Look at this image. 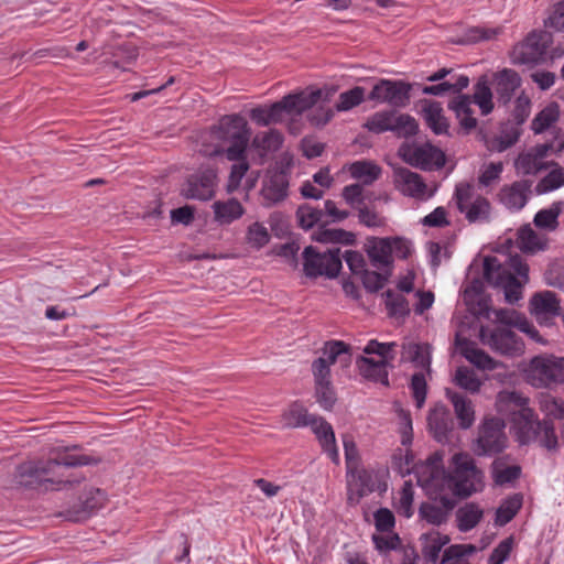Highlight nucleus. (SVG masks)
I'll return each mask as SVG.
<instances>
[{
  "label": "nucleus",
  "instance_id": "2eb2a0df",
  "mask_svg": "<svg viewBox=\"0 0 564 564\" xmlns=\"http://www.w3.org/2000/svg\"><path fill=\"white\" fill-rule=\"evenodd\" d=\"M503 422L499 417L487 419L479 429L474 451L478 455H490L502 451L506 446Z\"/></svg>",
  "mask_w": 564,
  "mask_h": 564
},
{
  "label": "nucleus",
  "instance_id": "09e8293b",
  "mask_svg": "<svg viewBox=\"0 0 564 564\" xmlns=\"http://www.w3.org/2000/svg\"><path fill=\"white\" fill-rule=\"evenodd\" d=\"M535 185V192L539 195L547 194L564 186V169L557 164Z\"/></svg>",
  "mask_w": 564,
  "mask_h": 564
},
{
  "label": "nucleus",
  "instance_id": "9d476101",
  "mask_svg": "<svg viewBox=\"0 0 564 564\" xmlns=\"http://www.w3.org/2000/svg\"><path fill=\"white\" fill-rule=\"evenodd\" d=\"M454 200L457 209L469 223H486L491 216V203L468 182L456 185Z\"/></svg>",
  "mask_w": 564,
  "mask_h": 564
},
{
  "label": "nucleus",
  "instance_id": "7c9ffc66",
  "mask_svg": "<svg viewBox=\"0 0 564 564\" xmlns=\"http://www.w3.org/2000/svg\"><path fill=\"white\" fill-rule=\"evenodd\" d=\"M446 397L454 406L459 426L462 429H469L475 421V411L471 401L451 389H446Z\"/></svg>",
  "mask_w": 564,
  "mask_h": 564
},
{
  "label": "nucleus",
  "instance_id": "ddd939ff",
  "mask_svg": "<svg viewBox=\"0 0 564 564\" xmlns=\"http://www.w3.org/2000/svg\"><path fill=\"white\" fill-rule=\"evenodd\" d=\"M553 42L552 34L547 31H532L523 42L516 45L511 53L514 64L536 65L544 59L547 48Z\"/></svg>",
  "mask_w": 564,
  "mask_h": 564
},
{
  "label": "nucleus",
  "instance_id": "6e6552de",
  "mask_svg": "<svg viewBox=\"0 0 564 564\" xmlns=\"http://www.w3.org/2000/svg\"><path fill=\"white\" fill-rule=\"evenodd\" d=\"M368 258L376 269L391 271L394 258L406 259L413 251V243L404 237H369L365 243Z\"/></svg>",
  "mask_w": 564,
  "mask_h": 564
},
{
  "label": "nucleus",
  "instance_id": "f8f14e48",
  "mask_svg": "<svg viewBox=\"0 0 564 564\" xmlns=\"http://www.w3.org/2000/svg\"><path fill=\"white\" fill-rule=\"evenodd\" d=\"M399 155L402 160L424 171L440 170L445 165V153L431 142L405 143L400 147Z\"/></svg>",
  "mask_w": 564,
  "mask_h": 564
},
{
  "label": "nucleus",
  "instance_id": "b1692460",
  "mask_svg": "<svg viewBox=\"0 0 564 564\" xmlns=\"http://www.w3.org/2000/svg\"><path fill=\"white\" fill-rule=\"evenodd\" d=\"M455 345L457 351L477 368L482 370L497 368L498 364L490 356L478 349L475 343L464 338L460 333L456 335Z\"/></svg>",
  "mask_w": 564,
  "mask_h": 564
},
{
  "label": "nucleus",
  "instance_id": "603ef678",
  "mask_svg": "<svg viewBox=\"0 0 564 564\" xmlns=\"http://www.w3.org/2000/svg\"><path fill=\"white\" fill-rule=\"evenodd\" d=\"M438 502L442 505L441 507L429 502L422 503L419 510L420 517L434 525H440L445 522L451 509H447L441 501Z\"/></svg>",
  "mask_w": 564,
  "mask_h": 564
},
{
  "label": "nucleus",
  "instance_id": "72a5a7b5",
  "mask_svg": "<svg viewBox=\"0 0 564 564\" xmlns=\"http://www.w3.org/2000/svg\"><path fill=\"white\" fill-rule=\"evenodd\" d=\"M520 129L516 124H505L498 134L486 140V147L490 152H503L518 142Z\"/></svg>",
  "mask_w": 564,
  "mask_h": 564
},
{
  "label": "nucleus",
  "instance_id": "aec40b11",
  "mask_svg": "<svg viewBox=\"0 0 564 564\" xmlns=\"http://www.w3.org/2000/svg\"><path fill=\"white\" fill-rule=\"evenodd\" d=\"M369 98L378 102H387L395 107H403L409 101V87L402 82L381 80L375 85Z\"/></svg>",
  "mask_w": 564,
  "mask_h": 564
},
{
  "label": "nucleus",
  "instance_id": "774afa93",
  "mask_svg": "<svg viewBox=\"0 0 564 564\" xmlns=\"http://www.w3.org/2000/svg\"><path fill=\"white\" fill-rule=\"evenodd\" d=\"M541 410L547 415L554 419L564 417V401L560 399L546 395L540 403Z\"/></svg>",
  "mask_w": 564,
  "mask_h": 564
},
{
  "label": "nucleus",
  "instance_id": "58836bf2",
  "mask_svg": "<svg viewBox=\"0 0 564 564\" xmlns=\"http://www.w3.org/2000/svg\"><path fill=\"white\" fill-rule=\"evenodd\" d=\"M521 468L509 464L505 458H498L492 463V478L496 485L505 486L520 477Z\"/></svg>",
  "mask_w": 564,
  "mask_h": 564
},
{
  "label": "nucleus",
  "instance_id": "6ab92c4d",
  "mask_svg": "<svg viewBox=\"0 0 564 564\" xmlns=\"http://www.w3.org/2000/svg\"><path fill=\"white\" fill-rule=\"evenodd\" d=\"M375 473L367 469H347V501L357 505L362 497L375 490Z\"/></svg>",
  "mask_w": 564,
  "mask_h": 564
},
{
  "label": "nucleus",
  "instance_id": "20e7f679",
  "mask_svg": "<svg viewBox=\"0 0 564 564\" xmlns=\"http://www.w3.org/2000/svg\"><path fill=\"white\" fill-rule=\"evenodd\" d=\"M507 404L510 411L511 421L519 430L522 443H528L536 437L542 446L553 449L557 445L554 426L550 421L539 422L534 411L529 408V399L516 391H505L498 395V404L502 410Z\"/></svg>",
  "mask_w": 564,
  "mask_h": 564
},
{
  "label": "nucleus",
  "instance_id": "4be33fe9",
  "mask_svg": "<svg viewBox=\"0 0 564 564\" xmlns=\"http://www.w3.org/2000/svg\"><path fill=\"white\" fill-rule=\"evenodd\" d=\"M288 177L283 171L269 170L261 188L263 204L267 206L283 200L288 195Z\"/></svg>",
  "mask_w": 564,
  "mask_h": 564
},
{
  "label": "nucleus",
  "instance_id": "473e14b6",
  "mask_svg": "<svg viewBox=\"0 0 564 564\" xmlns=\"http://www.w3.org/2000/svg\"><path fill=\"white\" fill-rule=\"evenodd\" d=\"M471 104V99L466 95L455 97L449 104V108L455 112L460 127L467 132L471 131L477 126V119L474 117Z\"/></svg>",
  "mask_w": 564,
  "mask_h": 564
},
{
  "label": "nucleus",
  "instance_id": "0eeeda50",
  "mask_svg": "<svg viewBox=\"0 0 564 564\" xmlns=\"http://www.w3.org/2000/svg\"><path fill=\"white\" fill-rule=\"evenodd\" d=\"M523 380L535 389L555 390L564 386V356L543 352L521 368Z\"/></svg>",
  "mask_w": 564,
  "mask_h": 564
},
{
  "label": "nucleus",
  "instance_id": "e2e57ef3",
  "mask_svg": "<svg viewBox=\"0 0 564 564\" xmlns=\"http://www.w3.org/2000/svg\"><path fill=\"white\" fill-rule=\"evenodd\" d=\"M496 82L498 93L507 98L520 86L518 73H498Z\"/></svg>",
  "mask_w": 564,
  "mask_h": 564
},
{
  "label": "nucleus",
  "instance_id": "9b49d317",
  "mask_svg": "<svg viewBox=\"0 0 564 564\" xmlns=\"http://www.w3.org/2000/svg\"><path fill=\"white\" fill-rule=\"evenodd\" d=\"M213 134L224 142L230 143L226 151L228 160L236 161L242 159L250 139V130L245 118L239 115L224 117L219 122L218 129Z\"/></svg>",
  "mask_w": 564,
  "mask_h": 564
},
{
  "label": "nucleus",
  "instance_id": "052dcab7",
  "mask_svg": "<svg viewBox=\"0 0 564 564\" xmlns=\"http://www.w3.org/2000/svg\"><path fill=\"white\" fill-rule=\"evenodd\" d=\"M384 303L392 316H403L409 313V305L403 295L393 291H387L384 293Z\"/></svg>",
  "mask_w": 564,
  "mask_h": 564
},
{
  "label": "nucleus",
  "instance_id": "1a4fd4ad",
  "mask_svg": "<svg viewBox=\"0 0 564 564\" xmlns=\"http://www.w3.org/2000/svg\"><path fill=\"white\" fill-rule=\"evenodd\" d=\"M394 343H379L370 340L364 348V354L357 358L356 364L362 377L388 383L387 365L393 359Z\"/></svg>",
  "mask_w": 564,
  "mask_h": 564
},
{
  "label": "nucleus",
  "instance_id": "423d86ee",
  "mask_svg": "<svg viewBox=\"0 0 564 564\" xmlns=\"http://www.w3.org/2000/svg\"><path fill=\"white\" fill-rule=\"evenodd\" d=\"M529 268L519 256L509 257L501 262L497 257L484 259V276L486 281L496 288H501L505 299L509 303L519 301L522 296V288L529 280Z\"/></svg>",
  "mask_w": 564,
  "mask_h": 564
},
{
  "label": "nucleus",
  "instance_id": "2f4dec72",
  "mask_svg": "<svg viewBox=\"0 0 564 564\" xmlns=\"http://www.w3.org/2000/svg\"><path fill=\"white\" fill-rule=\"evenodd\" d=\"M214 218L219 225H229L239 219L245 208L235 198L227 200H217L213 204Z\"/></svg>",
  "mask_w": 564,
  "mask_h": 564
},
{
  "label": "nucleus",
  "instance_id": "ea45409f",
  "mask_svg": "<svg viewBox=\"0 0 564 564\" xmlns=\"http://www.w3.org/2000/svg\"><path fill=\"white\" fill-rule=\"evenodd\" d=\"M485 378L468 367H458L453 376L454 383L469 393L479 391Z\"/></svg>",
  "mask_w": 564,
  "mask_h": 564
},
{
  "label": "nucleus",
  "instance_id": "6e6d98bb",
  "mask_svg": "<svg viewBox=\"0 0 564 564\" xmlns=\"http://www.w3.org/2000/svg\"><path fill=\"white\" fill-rule=\"evenodd\" d=\"M366 91L362 87H354L339 95L336 104L337 111H348L365 100Z\"/></svg>",
  "mask_w": 564,
  "mask_h": 564
},
{
  "label": "nucleus",
  "instance_id": "f03ea898",
  "mask_svg": "<svg viewBox=\"0 0 564 564\" xmlns=\"http://www.w3.org/2000/svg\"><path fill=\"white\" fill-rule=\"evenodd\" d=\"M464 299L467 304H478L476 313L485 318L499 323L495 327L481 326L479 336L484 345L492 350L505 355L521 354L523 344L509 326L517 327L520 332L527 334L535 341H542L539 332L524 315L514 310H492L488 300L481 294V283L471 282L464 291Z\"/></svg>",
  "mask_w": 564,
  "mask_h": 564
},
{
  "label": "nucleus",
  "instance_id": "4c0bfd02",
  "mask_svg": "<svg viewBox=\"0 0 564 564\" xmlns=\"http://www.w3.org/2000/svg\"><path fill=\"white\" fill-rule=\"evenodd\" d=\"M484 510L476 503L469 502L460 507L456 512L459 531L467 532L474 529L482 519Z\"/></svg>",
  "mask_w": 564,
  "mask_h": 564
},
{
  "label": "nucleus",
  "instance_id": "680f3d73",
  "mask_svg": "<svg viewBox=\"0 0 564 564\" xmlns=\"http://www.w3.org/2000/svg\"><path fill=\"white\" fill-rule=\"evenodd\" d=\"M348 347L343 341H329L325 345L323 356L329 365L335 364L338 359L346 365L349 362Z\"/></svg>",
  "mask_w": 564,
  "mask_h": 564
},
{
  "label": "nucleus",
  "instance_id": "de8ad7c7",
  "mask_svg": "<svg viewBox=\"0 0 564 564\" xmlns=\"http://www.w3.org/2000/svg\"><path fill=\"white\" fill-rule=\"evenodd\" d=\"M522 506V498L520 495H513L505 499L496 511L495 523L497 525H505L517 514Z\"/></svg>",
  "mask_w": 564,
  "mask_h": 564
},
{
  "label": "nucleus",
  "instance_id": "39448f33",
  "mask_svg": "<svg viewBox=\"0 0 564 564\" xmlns=\"http://www.w3.org/2000/svg\"><path fill=\"white\" fill-rule=\"evenodd\" d=\"M334 94V88L308 87L300 93L289 95L271 106L251 109L250 118L259 126L288 121L316 102L329 100Z\"/></svg>",
  "mask_w": 564,
  "mask_h": 564
},
{
  "label": "nucleus",
  "instance_id": "f704fd0d",
  "mask_svg": "<svg viewBox=\"0 0 564 564\" xmlns=\"http://www.w3.org/2000/svg\"><path fill=\"white\" fill-rule=\"evenodd\" d=\"M563 209V202H554L546 208L539 210L534 216L533 223L540 229L553 231L558 226V216L562 214Z\"/></svg>",
  "mask_w": 564,
  "mask_h": 564
},
{
  "label": "nucleus",
  "instance_id": "a211bd4d",
  "mask_svg": "<svg viewBox=\"0 0 564 564\" xmlns=\"http://www.w3.org/2000/svg\"><path fill=\"white\" fill-rule=\"evenodd\" d=\"M216 172L213 169L204 170L192 175L182 187L186 198L207 200L214 196Z\"/></svg>",
  "mask_w": 564,
  "mask_h": 564
},
{
  "label": "nucleus",
  "instance_id": "13d9d810",
  "mask_svg": "<svg viewBox=\"0 0 564 564\" xmlns=\"http://www.w3.org/2000/svg\"><path fill=\"white\" fill-rule=\"evenodd\" d=\"M413 498H414V488L411 481H404L401 491L399 492V498L397 500L395 507L400 514L405 518H410L413 514Z\"/></svg>",
  "mask_w": 564,
  "mask_h": 564
},
{
  "label": "nucleus",
  "instance_id": "338daca9",
  "mask_svg": "<svg viewBox=\"0 0 564 564\" xmlns=\"http://www.w3.org/2000/svg\"><path fill=\"white\" fill-rule=\"evenodd\" d=\"M513 546L514 540L511 536L500 541L489 557V564H503L509 558Z\"/></svg>",
  "mask_w": 564,
  "mask_h": 564
},
{
  "label": "nucleus",
  "instance_id": "864d4df0",
  "mask_svg": "<svg viewBox=\"0 0 564 564\" xmlns=\"http://www.w3.org/2000/svg\"><path fill=\"white\" fill-rule=\"evenodd\" d=\"M393 111H378L370 116L364 127L372 133L391 131Z\"/></svg>",
  "mask_w": 564,
  "mask_h": 564
},
{
  "label": "nucleus",
  "instance_id": "f3484780",
  "mask_svg": "<svg viewBox=\"0 0 564 564\" xmlns=\"http://www.w3.org/2000/svg\"><path fill=\"white\" fill-rule=\"evenodd\" d=\"M393 184L401 194L415 199L425 200L433 195L423 178L417 173L405 167H395L393 170Z\"/></svg>",
  "mask_w": 564,
  "mask_h": 564
},
{
  "label": "nucleus",
  "instance_id": "c03bdc74",
  "mask_svg": "<svg viewBox=\"0 0 564 564\" xmlns=\"http://www.w3.org/2000/svg\"><path fill=\"white\" fill-rule=\"evenodd\" d=\"M270 238V232L263 223L253 221L246 229L245 242L250 249H262L269 243Z\"/></svg>",
  "mask_w": 564,
  "mask_h": 564
},
{
  "label": "nucleus",
  "instance_id": "dca6fc26",
  "mask_svg": "<svg viewBox=\"0 0 564 564\" xmlns=\"http://www.w3.org/2000/svg\"><path fill=\"white\" fill-rule=\"evenodd\" d=\"M552 145L549 143L536 144L520 152L514 160V170L518 175H535L543 170H547L555 162L546 161Z\"/></svg>",
  "mask_w": 564,
  "mask_h": 564
},
{
  "label": "nucleus",
  "instance_id": "3c124183",
  "mask_svg": "<svg viewBox=\"0 0 564 564\" xmlns=\"http://www.w3.org/2000/svg\"><path fill=\"white\" fill-rule=\"evenodd\" d=\"M397 413V426L398 433L400 434V441L402 446H410L413 440V426L412 419L408 411L402 409L400 405H394Z\"/></svg>",
  "mask_w": 564,
  "mask_h": 564
},
{
  "label": "nucleus",
  "instance_id": "4d7b16f0",
  "mask_svg": "<svg viewBox=\"0 0 564 564\" xmlns=\"http://www.w3.org/2000/svg\"><path fill=\"white\" fill-rule=\"evenodd\" d=\"M391 131L399 137H410L416 133L417 123L409 115L393 112Z\"/></svg>",
  "mask_w": 564,
  "mask_h": 564
},
{
  "label": "nucleus",
  "instance_id": "bf43d9fd",
  "mask_svg": "<svg viewBox=\"0 0 564 564\" xmlns=\"http://www.w3.org/2000/svg\"><path fill=\"white\" fill-rule=\"evenodd\" d=\"M473 98L474 100L471 101L479 107L481 115L487 116L492 111V94L487 85L481 82L478 83Z\"/></svg>",
  "mask_w": 564,
  "mask_h": 564
},
{
  "label": "nucleus",
  "instance_id": "5fc2aeb1",
  "mask_svg": "<svg viewBox=\"0 0 564 564\" xmlns=\"http://www.w3.org/2000/svg\"><path fill=\"white\" fill-rule=\"evenodd\" d=\"M503 172L502 162L484 163L478 173V183L480 186L488 187L497 183Z\"/></svg>",
  "mask_w": 564,
  "mask_h": 564
},
{
  "label": "nucleus",
  "instance_id": "cd10ccee",
  "mask_svg": "<svg viewBox=\"0 0 564 564\" xmlns=\"http://www.w3.org/2000/svg\"><path fill=\"white\" fill-rule=\"evenodd\" d=\"M420 113L423 117L425 124L435 134H446L448 132L449 123L444 115L442 106L438 102L423 100Z\"/></svg>",
  "mask_w": 564,
  "mask_h": 564
},
{
  "label": "nucleus",
  "instance_id": "a18cd8bd",
  "mask_svg": "<svg viewBox=\"0 0 564 564\" xmlns=\"http://www.w3.org/2000/svg\"><path fill=\"white\" fill-rule=\"evenodd\" d=\"M282 144V134L275 130L259 133L252 141V147L264 156L268 153L276 151Z\"/></svg>",
  "mask_w": 564,
  "mask_h": 564
},
{
  "label": "nucleus",
  "instance_id": "c85d7f7f",
  "mask_svg": "<svg viewBox=\"0 0 564 564\" xmlns=\"http://www.w3.org/2000/svg\"><path fill=\"white\" fill-rule=\"evenodd\" d=\"M420 540L422 543L423 557L433 564H440L442 558L440 557V553L442 549L449 543V536L438 531H431L422 534Z\"/></svg>",
  "mask_w": 564,
  "mask_h": 564
},
{
  "label": "nucleus",
  "instance_id": "4468645a",
  "mask_svg": "<svg viewBox=\"0 0 564 564\" xmlns=\"http://www.w3.org/2000/svg\"><path fill=\"white\" fill-rule=\"evenodd\" d=\"M304 271L307 276L326 275L335 278L341 269L339 249H329L317 252L314 247H306L303 252Z\"/></svg>",
  "mask_w": 564,
  "mask_h": 564
},
{
  "label": "nucleus",
  "instance_id": "0e129e2a",
  "mask_svg": "<svg viewBox=\"0 0 564 564\" xmlns=\"http://www.w3.org/2000/svg\"><path fill=\"white\" fill-rule=\"evenodd\" d=\"M476 552V546L473 544H454L445 549L440 564H447L452 561H457L470 556Z\"/></svg>",
  "mask_w": 564,
  "mask_h": 564
},
{
  "label": "nucleus",
  "instance_id": "e433bc0d",
  "mask_svg": "<svg viewBox=\"0 0 564 564\" xmlns=\"http://www.w3.org/2000/svg\"><path fill=\"white\" fill-rule=\"evenodd\" d=\"M402 358L422 370H427L431 364V347L427 344L409 343L403 346Z\"/></svg>",
  "mask_w": 564,
  "mask_h": 564
},
{
  "label": "nucleus",
  "instance_id": "c9c22d12",
  "mask_svg": "<svg viewBox=\"0 0 564 564\" xmlns=\"http://www.w3.org/2000/svg\"><path fill=\"white\" fill-rule=\"evenodd\" d=\"M426 462L422 465H415L414 454L410 449V446H403V448H398L392 456V467L398 470V473L402 476L410 475L411 473L415 474L416 480L419 481V469L424 466Z\"/></svg>",
  "mask_w": 564,
  "mask_h": 564
},
{
  "label": "nucleus",
  "instance_id": "37998d69",
  "mask_svg": "<svg viewBox=\"0 0 564 564\" xmlns=\"http://www.w3.org/2000/svg\"><path fill=\"white\" fill-rule=\"evenodd\" d=\"M546 242L545 237L540 236L529 226L521 228L518 232V246L524 252L534 253L543 250Z\"/></svg>",
  "mask_w": 564,
  "mask_h": 564
},
{
  "label": "nucleus",
  "instance_id": "f257e3e1",
  "mask_svg": "<svg viewBox=\"0 0 564 564\" xmlns=\"http://www.w3.org/2000/svg\"><path fill=\"white\" fill-rule=\"evenodd\" d=\"M453 475L443 468V455L434 453L419 471V486L434 501H441L447 509H453L456 497H469L485 487L484 473L474 459L464 453L452 457Z\"/></svg>",
  "mask_w": 564,
  "mask_h": 564
},
{
  "label": "nucleus",
  "instance_id": "412c9836",
  "mask_svg": "<svg viewBox=\"0 0 564 564\" xmlns=\"http://www.w3.org/2000/svg\"><path fill=\"white\" fill-rule=\"evenodd\" d=\"M562 311L560 300L551 291L535 293L530 300V312L540 323H549L561 315Z\"/></svg>",
  "mask_w": 564,
  "mask_h": 564
},
{
  "label": "nucleus",
  "instance_id": "5701e85b",
  "mask_svg": "<svg viewBox=\"0 0 564 564\" xmlns=\"http://www.w3.org/2000/svg\"><path fill=\"white\" fill-rule=\"evenodd\" d=\"M531 184L527 181H517L503 185L498 193V200L507 209L518 212L528 203Z\"/></svg>",
  "mask_w": 564,
  "mask_h": 564
},
{
  "label": "nucleus",
  "instance_id": "a19ab883",
  "mask_svg": "<svg viewBox=\"0 0 564 564\" xmlns=\"http://www.w3.org/2000/svg\"><path fill=\"white\" fill-rule=\"evenodd\" d=\"M313 419L302 404L295 402L284 411L281 423L284 427H303L311 425Z\"/></svg>",
  "mask_w": 564,
  "mask_h": 564
},
{
  "label": "nucleus",
  "instance_id": "a878e982",
  "mask_svg": "<svg viewBox=\"0 0 564 564\" xmlns=\"http://www.w3.org/2000/svg\"><path fill=\"white\" fill-rule=\"evenodd\" d=\"M449 73H435L429 79L432 82H437L436 84L424 86L422 91L427 95H449L457 94L464 88H466L469 84V79L466 76H458L455 80L447 79L446 75Z\"/></svg>",
  "mask_w": 564,
  "mask_h": 564
},
{
  "label": "nucleus",
  "instance_id": "79ce46f5",
  "mask_svg": "<svg viewBox=\"0 0 564 564\" xmlns=\"http://www.w3.org/2000/svg\"><path fill=\"white\" fill-rule=\"evenodd\" d=\"M500 29H487L474 26L456 39H451V42L458 45L476 44L484 41H491L498 36Z\"/></svg>",
  "mask_w": 564,
  "mask_h": 564
},
{
  "label": "nucleus",
  "instance_id": "69168bd1",
  "mask_svg": "<svg viewBox=\"0 0 564 564\" xmlns=\"http://www.w3.org/2000/svg\"><path fill=\"white\" fill-rule=\"evenodd\" d=\"M322 215V210L310 205H303L296 212L299 224L304 229L314 227L321 220Z\"/></svg>",
  "mask_w": 564,
  "mask_h": 564
},
{
  "label": "nucleus",
  "instance_id": "8fccbe9b",
  "mask_svg": "<svg viewBox=\"0 0 564 564\" xmlns=\"http://www.w3.org/2000/svg\"><path fill=\"white\" fill-rule=\"evenodd\" d=\"M316 241L325 243H341L352 246L356 242L355 234L344 229H323L314 234Z\"/></svg>",
  "mask_w": 564,
  "mask_h": 564
},
{
  "label": "nucleus",
  "instance_id": "bb28decb",
  "mask_svg": "<svg viewBox=\"0 0 564 564\" xmlns=\"http://www.w3.org/2000/svg\"><path fill=\"white\" fill-rule=\"evenodd\" d=\"M430 432L438 442L446 440L452 430L453 421L448 409L441 403L435 404L427 416Z\"/></svg>",
  "mask_w": 564,
  "mask_h": 564
},
{
  "label": "nucleus",
  "instance_id": "393cba45",
  "mask_svg": "<svg viewBox=\"0 0 564 564\" xmlns=\"http://www.w3.org/2000/svg\"><path fill=\"white\" fill-rule=\"evenodd\" d=\"M311 429L325 454L335 463H339V453L333 427L322 417H315L311 422Z\"/></svg>",
  "mask_w": 564,
  "mask_h": 564
},
{
  "label": "nucleus",
  "instance_id": "49530a36",
  "mask_svg": "<svg viewBox=\"0 0 564 564\" xmlns=\"http://www.w3.org/2000/svg\"><path fill=\"white\" fill-rule=\"evenodd\" d=\"M560 107L555 102L544 107L532 120L531 129L534 133H542L557 121Z\"/></svg>",
  "mask_w": 564,
  "mask_h": 564
},
{
  "label": "nucleus",
  "instance_id": "7ed1b4c3",
  "mask_svg": "<svg viewBox=\"0 0 564 564\" xmlns=\"http://www.w3.org/2000/svg\"><path fill=\"white\" fill-rule=\"evenodd\" d=\"M91 458L80 454L76 448L56 446L51 449L47 458L29 460L21 464L15 474L19 485L24 487L43 486L45 489H58L65 480V471L69 467L89 465Z\"/></svg>",
  "mask_w": 564,
  "mask_h": 564
},
{
  "label": "nucleus",
  "instance_id": "c756f323",
  "mask_svg": "<svg viewBox=\"0 0 564 564\" xmlns=\"http://www.w3.org/2000/svg\"><path fill=\"white\" fill-rule=\"evenodd\" d=\"M344 170L352 178L360 181L365 185L372 184L381 175V167L377 163L367 160L355 161L345 165Z\"/></svg>",
  "mask_w": 564,
  "mask_h": 564
}]
</instances>
